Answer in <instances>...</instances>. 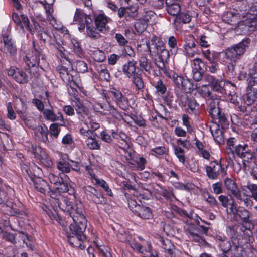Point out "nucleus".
<instances>
[{"label": "nucleus", "instance_id": "obj_58", "mask_svg": "<svg viewBox=\"0 0 257 257\" xmlns=\"http://www.w3.org/2000/svg\"><path fill=\"white\" fill-rule=\"evenodd\" d=\"M172 79L178 87L180 86L183 87L184 86V83L187 82L186 80L183 79L182 77L175 73H173Z\"/></svg>", "mask_w": 257, "mask_h": 257}, {"label": "nucleus", "instance_id": "obj_55", "mask_svg": "<svg viewBox=\"0 0 257 257\" xmlns=\"http://www.w3.org/2000/svg\"><path fill=\"white\" fill-rule=\"evenodd\" d=\"M86 171V176L91 180L92 183H93L98 178L93 173V170L90 166L86 165L84 166Z\"/></svg>", "mask_w": 257, "mask_h": 257}, {"label": "nucleus", "instance_id": "obj_46", "mask_svg": "<svg viewBox=\"0 0 257 257\" xmlns=\"http://www.w3.org/2000/svg\"><path fill=\"white\" fill-rule=\"evenodd\" d=\"M257 99V90H250L246 95V103L247 105H251Z\"/></svg>", "mask_w": 257, "mask_h": 257}, {"label": "nucleus", "instance_id": "obj_27", "mask_svg": "<svg viewBox=\"0 0 257 257\" xmlns=\"http://www.w3.org/2000/svg\"><path fill=\"white\" fill-rule=\"evenodd\" d=\"M71 183V181L68 176L63 174L61 176V181L55 187L59 192H67L69 191V187H70Z\"/></svg>", "mask_w": 257, "mask_h": 257}, {"label": "nucleus", "instance_id": "obj_14", "mask_svg": "<svg viewBox=\"0 0 257 257\" xmlns=\"http://www.w3.org/2000/svg\"><path fill=\"white\" fill-rule=\"evenodd\" d=\"M160 246L165 257H181V252L168 239H160Z\"/></svg>", "mask_w": 257, "mask_h": 257}, {"label": "nucleus", "instance_id": "obj_39", "mask_svg": "<svg viewBox=\"0 0 257 257\" xmlns=\"http://www.w3.org/2000/svg\"><path fill=\"white\" fill-rule=\"evenodd\" d=\"M166 6L167 11L170 15L176 17L180 13L181 7L179 4L174 3Z\"/></svg>", "mask_w": 257, "mask_h": 257}, {"label": "nucleus", "instance_id": "obj_6", "mask_svg": "<svg viewBox=\"0 0 257 257\" xmlns=\"http://www.w3.org/2000/svg\"><path fill=\"white\" fill-rule=\"evenodd\" d=\"M207 177L211 180H217L227 174L226 169L222 167L220 161H211L206 166Z\"/></svg>", "mask_w": 257, "mask_h": 257}, {"label": "nucleus", "instance_id": "obj_36", "mask_svg": "<svg viewBox=\"0 0 257 257\" xmlns=\"http://www.w3.org/2000/svg\"><path fill=\"white\" fill-rule=\"evenodd\" d=\"M64 156L65 157L57 162V168L64 173H68L70 172V164L68 161L65 159V158L68 157V156L65 155Z\"/></svg>", "mask_w": 257, "mask_h": 257}, {"label": "nucleus", "instance_id": "obj_57", "mask_svg": "<svg viewBox=\"0 0 257 257\" xmlns=\"http://www.w3.org/2000/svg\"><path fill=\"white\" fill-rule=\"evenodd\" d=\"M38 131L40 132L42 135V141L45 143L47 142H49L48 138V132L47 127L45 125H44V126H39Z\"/></svg>", "mask_w": 257, "mask_h": 257}, {"label": "nucleus", "instance_id": "obj_42", "mask_svg": "<svg viewBox=\"0 0 257 257\" xmlns=\"http://www.w3.org/2000/svg\"><path fill=\"white\" fill-rule=\"evenodd\" d=\"M93 184L102 187L109 196H112L113 195L111 190L109 188L108 184L104 180H100L98 178Z\"/></svg>", "mask_w": 257, "mask_h": 257}, {"label": "nucleus", "instance_id": "obj_12", "mask_svg": "<svg viewBox=\"0 0 257 257\" xmlns=\"http://www.w3.org/2000/svg\"><path fill=\"white\" fill-rule=\"evenodd\" d=\"M57 70L62 80L66 83L70 84V86H76L79 88V83H78L74 79V75H76L77 73L73 70H68L65 66H58Z\"/></svg>", "mask_w": 257, "mask_h": 257}, {"label": "nucleus", "instance_id": "obj_2", "mask_svg": "<svg viewBox=\"0 0 257 257\" xmlns=\"http://www.w3.org/2000/svg\"><path fill=\"white\" fill-rule=\"evenodd\" d=\"M70 199L67 197L60 196L58 198L52 199L51 201L61 210L68 212L73 222H78L81 219L85 218V211L82 202L76 200L72 204Z\"/></svg>", "mask_w": 257, "mask_h": 257}, {"label": "nucleus", "instance_id": "obj_61", "mask_svg": "<svg viewBox=\"0 0 257 257\" xmlns=\"http://www.w3.org/2000/svg\"><path fill=\"white\" fill-rule=\"evenodd\" d=\"M137 166V169L139 170H143L145 169V165L147 163V160L143 157L137 158L135 161Z\"/></svg>", "mask_w": 257, "mask_h": 257}, {"label": "nucleus", "instance_id": "obj_7", "mask_svg": "<svg viewBox=\"0 0 257 257\" xmlns=\"http://www.w3.org/2000/svg\"><path fill=\"white\" fill-rule=\"evenodd\" d=\"M21 103L20 107L17 104L15 106L16 111L20 117L24 121L27 126L30 128L34 129L36 122L34 118L31 115L27 108V106L21 98H18Z\"/></svg>", "mask_w": 257, "mask_h": 257}, {"label": "nucleus", "instance_id": "obj_26", "mask_svg": "<svg viewBox=\"0 0 257 257\" xmlns=\"http://www.w3.org/2000/svg\"><path fill=\"white\" fill-rule=\"evenodd\" d=\"M136 64L137 62L136 61L132 60L128 61L123 65L122 69V72L128 78H131L138 73L136 71Z\"/></svg>", "mask_w": 257, "mask_h": 257}, {"label": "nucleus", "instance_id": "obj_23", "mask_svg": "<svg viewBox=\"0 0 257 257\" xmlns=\"http://www.w3.org/2000/svg\"><path fill=\"white\" fill-rule=\"evenodd\" d=\"M226 189L231 191L232 195L238 200H242V196L240 191L237 189V186L235 182L229 178H226L224 181Z\"/></svg>", "mask_w": 257, "mask_h": 257}, {"label": "nucleus", "instance_id": "obj_9", "mask_svg": "<svg viewBox=\"0 0 257 257\" xmlns=\"http://www.w3.org/2000/svg\"><path fill=\"white\" fill-rule=\"evenodd\" d=\"M40 58L42 62H45L44 55L41 54V52L37 50H34L31 54H28L24 58L26 65L30 70V73H33L31 68H34L35 71L38 69V66L42 68V65H40Z\"/></svg>", "mask_w": 257, "mask_h": 257}, {"label": "nucleus", "instance_id": "obj_37", "mask_svg": "<svg viewBox=\"0 0 257 257\" xmlns=\"http://www.w3.org/2000/svg\"><path fill=\"white\" fill-rule=\"evenodd\" d=\"M86 34L89 37L96 39L100 37V34L96 31V29L93 25L92 22H88L86 24Z\"/></svg>", "mask_w": 257, "mask_h": 257}, {"label": "nucleus", "instance_id": "obj_62", "mask_svg": "<svg viewBox=\"0 0 257 257\" xmlns=\"http://www.w3.org/2000/svg\"><path fill=\"white\" fill-rule=\"evenodd\" d=\"M131 246L134 250L138 251L143 254H144L145 251H147V249H146L141 244L136 242H132L131 243Z\"/></svg>", "mask_w": 257, "mask_h": 257}, {"label": "nucleus", "instance_id": "obj_41", "mask_svg": "<svg viewBox=\"0 0 257 257\" xmlns=\"http://www.w3.org/2000/svg\"><path fill=\"white\" fill-rule=\"evenodd\" d=\"M16 74V75L15 76L14 79L17 82L21 84H24L28 82V77L26 73L24 72L22 70H21L19 69H18Z\"/></svg>", "mask_w": 257, "mask_h": 257}, {"label": "nucleus", "instance_id": "obj_49", "mask_svg": "<svg viewBox=\"0 0 257 257\" xmlns=\"http://www.w3.org/2000/svg\"><path fill=\"white\" fill-rule=\"evenodd\" d=\"M132 82L138 89H141L144 88V83L140 75L137 73L131 77Z\"/></svg>", "mask_w": 257, "mask_h": 257}, {"label": "nucleus", "instance_id": "obj_45", "mask_svg": "<svg viewBox=\"0 0 257 257\" xmlns=\"http://www.w3.org/2000/svg\"><path fill=\"white\" fill-rule=\"evenodd\" d=\"M70 41L71 42L69 44L70 48L72 49L75 53L78 55L80 54L82 52V49L80 46L79 42L74 38L71 39Z\"/></svg>", "mask_w": 257, "mask_h": 257}, {"label": "nucleus", "instance_id": "obj_17", "mask_svg": "<svg viewBox=\"0 0 257 257\" xmlns=\"http://www.w3.org/2000/svg\"><path fill=\"white\" fill-rule=\"evenodd\" d=\"M147 46L150 55L156 56L163 46L162 41L158 37L153 36L147 43Z\"/></svg>", "mask_w": 257, "mask_h": 257}, {"label": "nucleus", "instance_id": "obj_44", "mask_svg": "<svg viewBox=\"0 0 257 257\" xmlns=\"http://www.w3.org/2000/svg\"><path fill=\"white\" fill-rule=\"evenodd\" d=\"M203 54L204 57L209 61H212L213 60H216L218 57V53L212 51H211L210 50H206L203 51Z\"/></svg>", "mask_w": 257, "mask_h": 257}, {"label": "nucleus", "instance_id": "obj_60", "mask_svg": "<svg viewBox=\"0 0 257 257\" xmlns=\"http://www.w3.org/2000/svg\"><path fill=\"white\" fill-rule=\"evenodd\" d=\"M155 87L158 92L161 94H164L166 91V87L161 79H159L155 84Z\"/></svg>", "mask_w": 257, "mask_h": 257}, {"label": "nucleus", "instance_id": "obj_21", "mask_svg": "<svg viewBox=\"0 0 257 257\" xmlns=\"http://www.w3.org/2000/svg\"><path fill=\"white\" fill-rule=\"evenodd\" d=\"M33 151L35 156L38 158L40 162L46 167H51L53 165V162L48 156L45 150L40 148H33Z\"/></svg>", "mask_w": 257, "mask_h": 257}, {"label": "nucleus", "instance_id": "obj_34", "mask_svg": "<svg viewBox=\"0 0 257 257\" xmlns=\"http://www.w3.org/2000/svg\"><path fill=\"white\" fill-rule=\"evenodd\" d=\"M138 61L140 69L142 71H145L150 74L152 69V64L151 61L146 57L142 56L139 58Z\"/></svg>", "mask_w": 257, "mask_h": 257}, {"label": "nucleus", "instance_id": "obj_51", "mask_svg": "<svg viewBox=\"0 0 257 257\" xmlns=\"http://www.w3.org/2000/svg\"><path fill=\"white\" fill-rule=\"evenodd\" d=\"M215 120H218V125H219V126L220 125L222 128H226L229 125V122L223 113H222L219 117H217Z\"/></svg>", "mask_w": 257, "mask_h": 257}, {"label": "nucleus", "instance_id": "obj_40", "mask_svg": "<svg viewBox=\"0 0 257 257\" xmlns=\"http://www.w3.org/2000/svg\"><path fill=\"white\" fill-rule=\"evenodd\" d=\"M174 154L180 162L184 164L185 162V151L179 146H174Z\"/></svg>", "mask_w": 257, "mask_h": 257}, {"label": "nucleus", "instance_id": "obj_38", "mask_svg": "<svg viewBox=\"0 0 257 257\" xmlns=\"http://www.w3.org/2000/svg\"><path fill=\"white\" fill-rule=\"evenodd\" d=\"M208 81L211 82L213 89L216 91H219L224 87V83L222 80L216 79L210 76L208 77Z\"/></svg>", "mask_w": 257, "mask_h": 257}, {"label": "nucleus", "instance_id": "obj_24", "mask_svg": "<svg viewBox=\"0 0 257 257\" xmlns=\"http://www.w3.org/2000/svg\"><path fill=\"white\" fill-rule=\"evenodd\" d=\"M191 18L189 14L185 12L180 13L174 20V25L176 30L181 29L182 23L186 24L191 21Z\"/></svg>", "mask_w": 257, "mask_h": 257}, {"label": "nucleus", "instance_id": "obj_35", "mask_svg": "<svg viewBox=\"0 0 257 257\" xmlns=\"http://www.w3.org/2000/svg\"><path fill=\"white\" fill-rule=\"evenodd\" d=\"M219 127V125H214L210 126V130L215 142L221 143L223 141V138L222 132Z\"/></svg>", "mask_w": 257, "mask_h": 257}, {"label": "nucleus", "instance_id": "obj_15", "mask_svg": "<svg viewBox=\"0 0 257 257\" xmlns=\"http://www.w3.org/2000/svg\"><path fill=\"white\" fill-rule=\"evenodd\" d=\"M111 19L103 12H100L95 15V24L97 29L102 33H106L109 29L107 26Z\"/></svg>", "mask_w": 257, "mask_h": 257}, {"label": "nucleus", "instance_id": "obj_25", "mask_svg": "<svg viewBox=\"0 0 257 257\" xmlns=\"http://www.w3.org/2000/svg\"><path fill=\"white\" fill-rule=\"evenodd\" d=\"M188 42H186L184 46V52L186 55L189 57H193L199 53V51L196 44L193 40V38Z\"/></svg>", "mask_w": 257, "mask_h": 257}, {"label": "nucleus", "instance_id": "obj_43", "mask_svg": "<svg viewBox=\"0 0 257 257\" xmlns=\"http://www.w3.org/2000/svg\"><path fill=\"white\" fill-rule=\"evenodd\" d=\"M147 21H148V19L147 18V15H145L144 19L138 20L136 22L135 27L138 32H141L146 28L147 25Z\"/></svg>", "mask_w": 257, "mask_h": 257}, {"label": "nucleus", "instance_id": "obj_47", "mask_svg": "<svg viewBox=\"0 0 257 257\" xmlns=\"http://www.w3.org/2000/svg\"><path fill=\"white\" fill-rule=\"evenodd\" d=\"M206 69L212 73H217L219 70V64L216 60L209 61V63L207 65Z\"/></svg>", "mask_w": 257, "mask_h": 257}, {"label": "nucleus", "instance_id": "obj_19", "mask_svg": "<svg viewBox=\"0 0 257 257\" xmlns=\"http://www.w3.org/2000/svg\"><path fill=\"white\" fill-rule=\"evenodd\" d=\"M181 101L184 106H187L188 109L190 111L189 113L196 114L199 108V104L197 102L195 98L191 95L185 94L181 96Z\"/></svg>", "mask_w": 257, "mask_h": 257}, {"label": "nucleus", "instance_id": "obj_3", "mask_svg": "<svg viewBox=\"0 0 257 257\" xmlns=\"http://www.w3.org/2000/svg\"><path fill=\"white\" fill-rule=\"evenodd\" d=\"M87 227V220L85 218L81 219L78 222H74L69 226V232L66 233V236L69 243L74 247L84 249L86 246L84 244L86 237L83 233Z\"/></svg>", "mask_w": 257, "mask_h": 257}, {"label": "nucleus", "instance_id": "obj_31", "mask_svg": "<svg viewBox=\"0 0 257 257\" xmlns=\"http://www.w3.org/2000/svg\"><path fill=\"white\" fill-rule=\"evenodd\" d=\"M112 134L113 138L117 141L120 148L125 149L128 147L127 137L124 133L122 132H112Z\"/></svg>", "mask_w": 257, "mask_h": 257}, {"label": "nucleus", "instance_id": "obj_4", "mask_svg": "<svg viewBox=\"0 0 257 257\" xmlns=\"http://www.w3.org/2000/svg\"><path fill=\"white\" fill-rule=\"evenodd\" d=\"M2 37V39L0 40V50L7 56L14 58L17 54V47L8 28L3 29Z\"/></svg>", "mask_w": 257, "mask_h": 257}, {"label": "nucleus", "instance_id": "obj_53", "mask_svg": "<svg viewBox=\"0 0 257 257\" xmlns=\"http://www.w3.org/2000/svg\"><path fill=\"white\" fill-rule=\"evenodd\" d=\"M38 34L40 38L43 41L44 43H48L50 45H54V41L52 39L51 36L48 35L47 33L44 32V30L43 32H41Z\"/></svg>", "mask_w": 257, "mask_h": 257}, {"label": "nucleus", "instance_id": "obj_59", "mask_svg": "<svg viewBox=\"0 0 257 257\" xmlns=\"http://www.w3.org/2000/svg\"><path fill=\"white\" fill-rule=\"evenodd\" d=\"M114 38L120 46H125L128 43L127 40L120 33L115 34Z\"/></svg>", "mask_w": 257, "mask_h": 257}, {"label": "nucleus", "instance_id": "obj_50", "mask_svg": "<svg viewBox=\"0 0 257 257\" xmlns=\"http://www.w3.org/2000/svg\"><path fill=\"white\" fill-rule=\"evenodd\" d=\"M152 155H163L168 152V149L165 146H158L151 150Z\"/></svg>", "mask_w": 257, "mask_h": 257}, {"label": "nucleus", "instance_id": "obj_13", "mask_svg": "<svg viewBox=\"0 0 257 257\" xmlns=\"http://www.w3.org/2000/svg\"><path fill=\"white\" fill-rule=\"evenodd\" d=\"M229 209L230 212L234 215L235 219L239 218L244 223H250V213L243 206H237L233 201L230 204Z\"/></svg>", "mask_w": 257, "mask_h": 257}, {"label": "nucleus", "instance_id": "obj_64", "mask_svg": "<svg viewBox=\"0 0 257 257\" xmlns=\"http://www.w3.org/2000/svg\"><path fill=\"white\" fill-rule=\"evenodd\" d=\"M198 43L201 47H208L210 45L209 38L204 35L199 36Z\"/></svg>", "mask_w": 257, "mask_h": 257}, {"label": "nucleus", "instance_id": "obj_30", "mask_svg": "<svg viewBox=\"0 0 257 257\" xmlns=\"http://www.w3.org/2000/svg\"><path fill=\"white\" fill-rule=\"evenodd\" d=\"M208 108L210 114L214 119L218 117L222 113L219 107V100L218 99L210 100Z\"/></svg>", "mask_w": 257, "mask_h": 257}, {"label": "nucleus", "instance_id": "obj_8", "mask_svg": "<svg viewBox=\"0 0 257 257\" xmlns=\"http://www.w3.org/2000/svg\"><path fill=\"white\" fill-rule=\"evenodd\" d=\"M86 128L81 127L79 130L81 135L87 138L85 143L87 147L93 150H98L100 148V145L96 139V133L94 132L97 129H94L86 125Z\"/></svg>", "mask_w": 257, "mask_h": 257}, {"label": "nucleus", "instance_id": "obj_54", "mask_svg": "<svg viewBox=\"0 0 257 257\" xmlns=\"http://www.w3.org/2000/svg\"><path fill=\"white\" fill-rule=\"evenodd\" d=\"M49 131L51 136L57 138L61 129L57 123H52L50 125Z\"/></svg>", "mask_w": 257, "mask_h": 257}, {"label": "nucleus", "instance_id": "obj_18", "mask_svg": "<svg viewBox=\"0 0 257 257\" xmlns=\"http://www.w3.org/2000/svg\"><path fill=\"white\" fill-rule=\"evenodd\" d=\"M44 118L47 121L60 122V126H65V123L62 113L61 112L55 113L52 107L50 109H45L43 112Z\"/></svg>", "mask_w": 257, "mask_h": 257}, {"label": "nucleus", "instance_id": "obj_10", "mask_svg": "<svg viewBox=\"0 0 257 257\" xmlns=\"http://www.w3.org/2000/svg\"><path fill=\"white\" fill-rule=\"evenodd\" d=\"M248 7L249 14L243 23L246 29L253 31L257 30V2L252 4Z\"/></svg>", "mask_w": 257, "mask_h": 257}, {"label": "nucleus", "instance_id": "obj_16", "mask_svg": "<svg viewBox=\"0 0 257 257\" xmlns=\"http://www.w3.org/2000/svg\"><path fill=\"white\" fill-rule=\"evenodd\" d=\"M235 153L239 157L246 161H249L255 156L252 153L249 146L244 143L238 144L235 147Z\"/></svg>", "mask_w": 257, "mask_h": 257}, {"label": "nucleus", "instance_id": "obj_32", "mask_svg": "<svg viewBox=\"0 0 257 257\" xmlns=\"http://www.w3.org/2000/svg\"><path fill=\"white\" fill-rule=\"evenodd\" d=\"M34 188L42 193H45L49 190L47 182L41 178H36L33 180Z\"/></svg>", "mask_w": 257, "mask_h": 257}, {"label": "nucleus", "instance_id": "obj_1", "mask_svg": "<svg viewBox=\"0 0 257 257\" xmlns=\"http://www.w3.org/2000/svg\"><path fill=\"white\" fill-rule=\"evenodd\" d=\"M250 42V40L248 38L243 39L237 44L228 48L224 51L225 56L223 57V62L226 65L227 72L230 76L233 77L235 75L234 67L236 63L243 55Z\"/></svg>", "mask_w": 257, "mask_h": 257}, {"label": "nucleus", "instance_id": "obj_11", "mask_svg": "<svg viewBox=\"0 0 257 257\" xmlns=\"http://www.w3.org/2000/svg\"><path fill=\"white\" fill-rule=\"evenodd\" d=\"M128 206L130 209L137 216L144 219H149L152 217V212L149 207L137 204L135 200L128 201Z\"/></svg>", "mask_w": 257, "mask_h": 257}, {"label": "nucleus", "instance_id": "obj_20", "mask_svg": "<svg viewBox=\"0 0 257 257\" xmlns=\"http://www.w3.org/2000/svg\"><path fill=\"white\" fill-rule=\"evenodd\" d=\"M109 93L113 96L114 101L120 108L123 110L127 109L128 99L119 90L112 88L110 89Z\"/></svg>", "mask_w": 257, "mask_h": 257}, {"label": "nucleus", "instance_id": "obj_29", "mask_svg": "<svg viewBox=\"0 0 257 257\" xmlns=\"http://www.w3.org/2000/svg\"><path fill=\"white\" fill-rule=\"evenodd\" d=\"M242 191L244 192V195L248 196L257 201V185L248 182L246 185L241 187Z\"/></svg>", "mask_w": 257, "mask_h": 257}, {"label": "nucleus", "instance_id": "obj_56", "mask_svg": "<svg viewBox=\"0 0 257 257\" xmlns=\"http://www.w3.org/2000/svg\"><path fill=\"white\" fill-rule=\"evenodd\" d=\"M7 111V117L10 120H14L16 118V114L14 112L13 107L12 104L11 102H8L6 104Z\"/></svg>", "mask_w": 257, "mask_h": 257}, {"label": "nucleus", "instance_id": "obj_5", "mask_svg": "<svg viewBox=\"0 0 257 257\" xmlns=\"http://www.w3.org/2000/svg\"><path fill=\"white\" fill-rule=\"evenodd\" d=\"M74 102L75 103V108L78 118L80 121L84 122L85 125H89V127L94 129H98L100 127V124L90 118L85 111L84 106L77 97H74Z\"/></svg>", "mask_w": 257, "mask_h": 257}, {"label": "nucleus", "instance_id": "obj_33", "mask_svg": "<svg viewBox=\"0 0 257 257\" xmlns=\"http://www.w3.org/2000/svg\"><path fill=\"white\" fill-rule=\"evenodd\" d=\"M73 20L74 22L78 23L84 22L86 24L89 22H92V20L90 17L88 15H86L83 11L80 9H77L76 10Z\"/></svg>", "mask_w": 257, "mask_h": 257}, {"label": "nucleus", "instance_id": "obj_48", "mask_svg": "<svg viewBox=\"0 0 257 257\" xmlns=\"http://www.w3.org/2000/svg\"><path fill=\"white\" fill-rule=\"evenodd\" d=\"M21 22L22 24L23 25V24L25 26L26 29L30 34H33L34 33V30L30 25V21L26 15L24 14L21 15Z\"/></svg>", "mask_w": 257, "mask_h": 257}, {"label": "nucleus", "instance_id": "obj_63", "mask_svg": "<svg viewBox=\"0 0 257 257\" xmlns=\"http://www.w3.org/2000/svg\"><path fill=\"white\" fill-rule=\"evenodd\" d=\"M94 60L98 62H102L105 58L104 53L101 50H97L93 54Z\"/></svg>", "mask_w": 257, "mask_h": 257}, {"label": "nucleus", "instance_id": "obj_52", "mask_svg": "<svg viewBox=\"0 0 257 257\" xmlns=\"http://www.w3.org/2000/svg\"><path fill=\"white\" fill-rule=\"evenodd\" d=\"M223 20L228 24L236 23L238 22L237 16L233 15L231 12H227L226 16H223Z\"/></svg>", "mask_w": 257, "mask_h": 257}, {"label": "nucleus", "instance_id": "obj_28", "mask_svg": "<svg viewBox=\"0 0 257 257\" xmlns=\"http://www.w3.org/2000/svg\"><path fill=\"white\" fill-rule=\"evenodd\" d=\"M159 52L158 60H156V65L159 69H164V65L169 58V51L165 49L164 46L160 49Z\"/></svg>", "mask_w": 257, "mask_h": 257}, {"label": "nucleus", "instance_id": "obj_22", "mask_svg": "<svg viewBox=\"0 0 257 257\" xmlns=\"http://www.w3.org/2000/svg\"><path fill=\"white\" fill-rule=\"evenodd\" d=\"M184 229L186 234L189 236L190 238L196 241L199 242L202 231L199 227L194 224H188L184 226Z\"/></svg>", "mask_w": 257, "mask_h": 257}]
</instances>
